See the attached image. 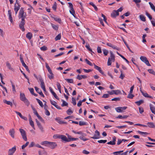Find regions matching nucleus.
Here are the masks:
<instances>
[{
  "label": "nucleus",
  "instance_id": "obj_1",
  "mask_svg": "<svg viewBox=\"0 0 155 155\" xmlns=\"http://www.w3.org/2000/svg\"><path fill=\"white\" fill-rule=\"evenodd\" d=\"M46 67L48 70V71L49 73V74H48V78L50 79H52L54 78V75L53 73L51 70L48 64L47 63H45Z\"/></svg>",
  "mask_w": 155,
  "mask_h": 155
},
{
  "label": "nucleus",
  "instance_id": "obj_2",
  "mask_svg": "<svg viewBox=\"0 0 155 155\" xmlns=\"http://www.w3.org/2000/svg\"><path fill=\"white\" fill-rule=\"evenodd\" d=\"M20 99L21 101H23L27 106L29 105L30 103L28 99L26 98L24 94L20 93Z\"/></svg>",
  "mask_w": 155,
  "mask_h": 155
},
{
  "label": "nucleus",
  "instance_id": "obj_3",
  "mask_svg": "<svg viewBox=\"0 0 155 155\" xmlns=\"http://www.w3.org/2000/svg\"><path fill=\"white\" fill-rule=\"evenodd\" d=\"M26 16V13H25L23 8H21L20 9L18 16V18H21V20H25Z\"/></svg>",
  "mask_w": 155,
  "mask_h": 155
},
{
  "label": "nucleus",
  "instance_id": "obj_4",
  "mask_svg": "<svg viewBox=\"0 0 155 155\" xmlns=\"http://www.w3.org/2000/svg\"><path fill=\"white\" fill-rule=\"evenodd\" d=\"M19 131L23 139L25 141H27V139L26 136V134L25 130L23 129H20Z\"/></svg>",
  "mask_w": 155,
  "mask_h": 155
},
{
  "label": "nucleus",
  "instance_id": "obj_5",
  "mask_svg": "<svg viewBox=\"0 0 155 155\" xmlns=\"http://www.w3.org/2000/svg\"><path fill=\"white\" fill-rule=\"evenodd\" d=\"M140 59L142 61L144 62L148 66H151V65L150 64L149 61L148 60L147 58L146 57L141 56L140 57Z\"/></svg>",
  "mask_w": 155,
  "mask_h": 155
},
{
  "label": "nucleus",
  "instance_id": "obj_6",
  "mask_svg": "<svg viewBox=\"0 0 155 155\" xmlns=\"http://www.w3.org/2000/svg\"><path fill=\"white\" fill-rule=\"evenodd\" d=\"M25 20L22 19L19 24V27L23 31H25V28L24 27V25H25Z\"/></svg>",
  "mask_w": 155,
  "mask_h": 155
},
{
  "label": "nucleus",
  "instance_id": "obj_7",
  "mask_svg": "<svg viewBox=\"0 0 155 155\" xmlns=\"http://www.w3.org/2000/svg\"><path fill=\"white\" fill-rule=\"evenodd\" d=\"M108 93L110 95H113V94H115L116 95H118L119 94H121V91L119 90H112L111 91H108Z\"/></svg>",
  "mask_w": 155,
  "mask_h": 155
},
{
  "label": "nucleus",
  "instance_id": "obj_8",
  "mask_svg": "<svg viewBox=\"0 0 155 155\" xmlns=\"http://www.w3.org/2000/svg\"><path fill=\"white\" fill-rule=\"evenodd\" d=\"M16 150V147L14 146L11 149H9L8 151V154L10 155H13L14 153Z\"/></svg>",
  "mask_w": 155,
  "mask_h": 155
},
{
  "label": "nucleus",
  "instance_id": "obj_9",
  "mask_svg": "<svg viewBox=\"0 0 155 155\" xmlns=\"http://www.w3.org/2000/svg\"><path fill=\"white\" fill-rule=\"evenodd\" d=\"M127 108V107H118L115 108V110L117 112H123V110L126 109Z\"/></svg>",
  "mask_w": 155,
  "mask_h": 155
},
{
  "label": "nucleus",
  "instance_id": "obj_10",
  "mask_svg": "<svg viewBox=\"0 0 155 155\" xmlns=\"http://www.w3.org/2000/svg\"><path fill=\"white\" fill-rule=\"evenodd\" d=\"M57 146V144L56 142H50L48 147L50 148L53 149L55 148Z\"/></svg>",
  "mask_w": 155,
  "mask_h": 155
},
{
  "label": "nucleus",
  "instance_id": "obj_11",
  "mask_svg": "<svg viewBox=\"0 0 155 155\" xmlns=\"http://www.w3.org/2000/svg\"><path fill=\"white\" fill-rule=\"evenodd\" d=\"M95 134L94 135L93 137H91V138L93 139H98L100 138V134L99 132L97 130L95 131Z\"/></svg>",
  "mask_w": 155,
  "mask_h": 155
},
{
  "label": "nucleus",
  "instance_id": "obj_12",
  "mask_svg": "<svg viewBox=\"0 0 155 155\" xmlns=\"http://www.w3.org/2000/svg\"><path fill=\"white\" fill-rule=\"evenodd\" d=\"M14 7V11L15 14L16 15L18 13V11L20 9L21 6L19 4H15Z\"/></svg>",
  "mask_w": 155,
  "mask_h": 155
},
{
  "label": "nucleus",
  "instance_id": "obj_13",
  "mask_svg": "<svg viewBox=\"0 0 155 155\" xmlns=\"http://www.w3.org/2000/svg\"><path fill=\"white\" fill-rule=\"evenodd\" d=\"M15 131L14 128L10 129L9 131V133L11 136L13 138H15Z\"/></svg>",
  "mask_w": 155,
  "mask_h": 155
},
{
  "label": "nucleus",
  "instance_id": "obj_14",
  "mask_svg": "<svg viewBox=\"0 0 155 155\" xmlns=\"http://www.w3.org/2000/svg\"><path fill=\"white\" fill-rule=\"evenodd\" d=\"M119 15V13L117 12L116 10H114L111 14V16L113 18H115L117 16Z\"/></svg>",
  "mask_w": 155,
  "mask_h": 155
},
{
  "label": "nucleus",
  "instance_id": "obj_15",
  "mask_svg": "<svg viewBox=\"0 0 155 155\" xmlns=\"http://www.w3.org/2000/svg\"><path fill=\"white\" fill-rule=\"evenodd\" d=\"M35 88L36 91L42 97H44V96L42 92L41 91L40 89L39 88H38V87H35Z\"/></svg>",
  "mask_w": 155,
  "mask_h": 155
},
{
  "label": "nucleus",
  "instance_id": "obj_16",
  "mask_svg": "<svg viewBox=\"0 0 155 155\" xmlns=\"http://www.w3.org/2000/svg\"><path fill=\"white\" fill-rule=\"evenodd\" d=\"M94 68L97 70H98L102 74H104V73L102 71L100 67L96 65L94 63Z\"/></svg>",
  "mask_w": 155,
  "mask_h": 155
},
{
  "label": "nucleus",
  "instance_id": "obj_17",
  "mask_svg": "<svg viewBox=\"0 0 155 155\" xmlns=\"http://www.w3.org/2000/svg\"><path fill=\"white\" fill-rule=\"evenodd\" d=\"M49 89L50 90V91L52 94L54 96V97L56 99H57L59 100V98L57 96L56 94V93L53 91L51 87H49Z\"/></svg>",
  "mask_w": 155,
  "mask_h": 155
},
{
  "label": "nucleus",
  "instance_id": "obj_18",
  "mask_svg": "<svg viewBox=\"0 0 155 155\" xmlns=\"http://www.w3.org/2000/svg\"><path fill=\"white\" fill-rule=\"evenodd\" d=\"M8 14L9 16V19L10 22L12 23L13 22L12 18V12L10 10H8Z\"/></svg>",
  "mask_w": 155,
  "mask_h": 155
},
{
  "label": "nucleus",
  "instance_id": "obj_19",
  "mask_svg": "<svg viewBox=\"0 0 155 155\" xmlns=\"http://www.w3.org/2000/svg\"><path fill=\"white\" fill-rule=\"evenodd\" d=\"M60 139H61L63 141H64L65 142H68L69 141L68 140V138L66 136L63 135H61Z\"/></svg>",
  "mask_w": 155,
  "mask_h": 155
},
{
  "label": "nucleus",
  "instance_id": "obj_20",
  "mask_svg": "<svg viewBox=\"0 0 155 155\" xmlns=\"http://www.w3.org/2000/svg\"><path fill=\"white\" fill-rule=\"evenodd\" d=\"M140 91L142 93L143 95L145 97L152 98V97L150 96H149L148 94L146 93L143 92L141 90V88H140Z\"/></svg>",
  "mask_w": 155,
  "mask_h": 155
},
{
  "label": "nucleus",
  "instance_id": "obj_21",
  "mask_svg": "<svg viewBox=\"0 0 155 155\" xmlns=\"http://www.w3.org/2000/svg\"><path fill=\"white\" fill-rule=\"evenodd\" d=\"M87 78V76L85 75H78L77 76V79L80 80H81L82 79H85L86 78Z\"/></svg>",
  "mask_w": 155,
  "mask_h": 155
},
{
  "label": "nucleus",
  "instance_id": "obj_22",
  "mask_svg": "<svg viewBox=\"0 0 155 155\" xmlns=\"http://www.w3.org/2000/svg\"><path fill=\"white\" fill-rule=\"evenodd\" d=\"M38 79H39V80L41 82V84H40L41 86L45 84L43 80L41 75H39L38 76Z\"/></svg>",
  "mask_w": 155,
  "mask_h": 155
},
{
  "label": "nucleus",
  "instance_id": "obj_23",
  "mask_svg": "<svg viewBox=\"0 0 155 155\" xmlns=\"http://www.w3.org/2000/svg\"><path fill=\"white\" fill-rule=\"evenodd\" d=\"M38 79H39V80L41 82V84H40L41 86L45 84L43 80L41 75H39L38 76Z\"/></svg>",
  "mask_w": 155,
  "mask_h": 155
},
{
  "label": "nucleus",
  "instance_id": "obj_24",
  "mask_svg": "<svg viewBox=\"0 0 155 155\" xmlns=\"http://www.w3.org/2000/svg\"><path fill=\"white\" fill-rule=\"evenodd\" d=\"M150 109L152 112L155 114V107L153 106L151 104L150 105Z\"/></svg>",
  "mask_w": 155,
  "mask_h": 155
},
{
  "label": "nucleus",
  "instance_id": "obj_25",
  "mask_svg": "<svg viewBox=\"0 0 155 155\" xmlns=\"http://www.w3.org/2000/svg\"><path fill=\"white\" fill-rule=\"evenodd\" d=\"M147 124L149 127L154 128L155 127V125L153 122H148Z\"/></svg>",
  "mask_w": 155,
  "mask_h": 155
},
{
  "label": "nucleus",
  "instance_id": "obj_26",
  "mask_svg": "<svg viewBox=\"0 0 155 155\" xmlns=\"http://www.w3.org/2000/svg\"><path fill=\"white\" fill-rule=\"evenodd\" d=\"M55 120H57L58 122L60 124H66L67 123L64 122L63 121L61 120V119L58 118H56L55 119Z\"/></svg>",
  "mask_w": 155,
  "mask_h": 155
},
{
  "label": "nucleus",
  "instance_id": "obj_27",
  "mask_svg": "<svg viewBox=\"0 0 155 155\" xmlns=\"http://www.w3.org/2000/svg\"><path fill=\"white\" fill-rule=\"evenodd\" d=\"M6 64L7 66L8 67V68H9V69L12 71H14V69L12 68L11 64L8 62V61H7L6 62Z\"/></svg>",
  "mask_w": 155,
  "mask_h": 155
},
{
  "label": "nucleus",
  "instance_id": "obj_28",
  "mask_svg": "<svg viewBox=\"0 0 155 155\" xmlns=\"http://www.w3.org/2000/svg\"><path fill=\"white\" fill-rule=\"evenodd\" d=\"M32 37V34L30 32H28L26 35V37L29 40H30Z\"/></svg>",
  "mask_w": 155,
  "mask_h": 155
},
{
  "label": "nucleus",
  "instance_id": "obj_29",
  "mask_svg": "<svg viewBox=\"0 0 155 155\" xmlns=\"http://www.w3.org/2000/svg\"><path fill=\"white\" fill-rule=\"evenodd\" d=\"M3 102L5 104H7L8 105H10L11 106H12V102L9 101H7L5 100H3Z\"/></svg>",
  "mask_w": 155,
  "mask_h": 155
},
{
  "label": "nucleus",
  "instance_id": "obj_30",
  "mask_svg": "<svg viewBox=\"0 0 155 155\" xmlns=\"http://www.w3.org/2000/svg\"><path fill=\"white\" fill-rule=\"evenodd\" d=\"M128 117V116L127 115L122 116L121 115H119L117 116V118L119 119H125L127 118Z\"/></svg>",
  "mask_w": 155,
  "mask_h": 155
},
{
  "label": "nucleus",
  "instance_id": "obj_31",
  "mask_svg": "<svg viewBox=\"0 0 155 155\" xmlns=\"http://www.w3.org/2000/svg\"><path fill=\"white\" fill-rule=\"evenodd\" d=\"M144 102V101L143 100H140L139 101H137L135 102V103L138 106H139L141 104H143Z\"/></svg>",
  "mask_w": 155,
  "mask_h": 155
},
{
  "label": "nucleus",
  "instance_id": "obj_32",
  "mask_svg": "<svg viewBox=\"0 0 155 155\" xmlns=\"http://www.w3.org/2000/svg\"><path fill=\"white\" fill-rule=\"evenodd\" d=\"M51 25L52 28L55 30H57L58 29V26L57 25H55L52 23L51 24Z\"/></svg>",
  "mask_w": 155,
  "mask_h": 155
},
{
  "label": "nucleus",
  "instance_id": "obj_33",
  "mask_svg": "<svg viewBox=\"0 0 155 155\" xmlns=\"http://www.w3.org/2000/svg\"><path fill=\"white\" fill-rule=\"evenodd\" d=\"M53 18L55 21H57L59 23H61V20L60 18L56 17H53Z\"/></svg>",
  "mask_w": 155,
  "mask_h": 155
},
{
  "label": "nucleus",
  "instance_id": "obj_34",
  "mask_svg": "<svg viewBox=\"0 0 155 155\" xmlns=\"http://www.w3.org/2000/svg\"><path fill=\"white\" fill-rule=\"evenodd\" d=\"M36 99L40 106L41 107H43V104L42 102L39 99L37 98H36Z\"/></svg>",
  "mask_w": 155,
  "mask_h": 155
},
{
  "label": "nucleus",
  "instance_id": "obj_35",
  "mask_svg": "<svg viewBox=\"0 0 155 155\" xmlns=\"http://www.w3.org/2000/svg\"><path fill=\"white\" fill-rule=\"evenodd\" d=\"M65 80L70 83H73L74 80L72 79H65Z\"/></svg>",
  "mask_w": 155,
  "mask_h": 155
},
{
  "label": "nucleus",
  "instance_id": "obj_36",
  "mask_svg": "<svg viewBox=\"0 0 155 155\" xmlns=\"http://www.w3.org/2000/svg\"><path fill=\"white\" fill-rule=\"evenodd\" d=\"M89 4L92 6L94 8V9L95 11H97L98 10L97 7H96V6L92 2H90L89 3Z\"/></svg>",
  "mask_w": 155,
  "mask_h": 155
},
{
  "label": "nucleus",
  "instance_id": "obj_37",
  "mask_svg": "<svg viewBox=\"0 0 155 155\" xmlns=\"http://www.w3.org/2000/svg\"><path fill=\"white\" fill-rule=\"evenodd\" d=\"M50 142L47 141H45L42 142L41 143V144L42 145H45L46 144H48V145H49V143H50Z\"/></svg>",
  "mask_w": 155,
  "mask_h": 155
},
{
  "label": "nucleus",
  "instance_id": "obj_38",
  "mask_svg": "<svg viewBox=\"0 0 155 155\" xmlns=\"http://www.w3.org/2000/svg\"><path fill=\"white\" fill-rule=\"evenodd\" d=\"M140 19L143 21H146L145 17L143 15H140Z\"/></svg>",
  "mask_w": 155,
  "mask_h": 155
},
{
  "label": "nucleus",
  "instance_id": "obj_39",
  "mask_svg": "<svg viewBox=\"0 0 155 155\" xmlns=\"http://www.w3.org/2000/svg\"><path fill=\"white\" fill-rule=\"evenodd\" d=\"M79 125L80 126L87 125V123L84 121H80L79 122Z\"/></svg>",
  "mask_w": 155,
  "mask_h": 155
},
{
  "label": "nucleus",
  "instance_id": "obj_40",
  "mask_svg": "<svg viewBox=\"0 0 155 155\" xmlns=\"http://www.w3.org/2000/svg\"><path fill=\"white\" fill-rule=\"evenodd\" d=\"M68 4L69 5V7L70 8L71 10L72 11H74V9L73 7V5L72 4L71 2H68Z\"/></svg>",
  "mask_w": 155,
  "mask_h": 155
},
{
  "label": "nucleus",
  "instance_id": "obj_41",
  "mask_svg": "<svg viewBox=\"0 0 155 155\" xmlns=\"http://www.w3.org/2000/svg\"><path fill=\"white\" fill-rule=\"evenodd\" d=\"M61 34H59L55 38V40L57 41L58 40H60L61 38Z\"/></svg>",
  "mask_w": 155,
  "mask_h": 155
},
{
  "label": "nucleus",
  "instance_id": "obj_42",
  "mask_svg": "<svg viewBox=\"0 0 155 155\" xmlns=\"http://www.w3.org/2000/svg\"><path fill=\"white\" fill-rule=\"evenodd\" d=\"M29 120V123L30 125L35 129V128L33 121L32 120Z\"/></svg>",
  "mask_w": 155,
  "mask_h": 155
},
{
  "label": "nucleus",
  "instance_id": "obj_43",
  "mask_svg": "<svg viewBox=\"0 0 155 155\" xmlns=\"http://www.w3.org/2000/svg\"><path fill=\"white\" fill-rule=\"evenodd\" d=\"M123 152V150L114 152L113 154L115 155H120V153Z\"/></svg>",
  "mask_w": 155,
  "mask_h": 155
},
{
  "label": "nucleus",
  "instance_id": "obj_44",
  "mask_svg": "<svg viewBox=\"0 0 155 155\" xmlns=\"http://www.w3.org/2000/svg\"><path fill=\"white\" fill-rule=\"evenodd\" d=\"M79 138L81 140H83L84 141H86L88 140V139L86 138H85V137L83 135L79 137Z\"/></svg>",
  "mask_w": 155,
  "mask_h": 155
},
{
  "label": "nucleus",
  "instance_id": "obj_45",
  "mask_svg": "<svg viewBox=\"0 0 155 155\" xmlns=\"http://www.w3.org/2000/svg\"><path fill=\"white\" fill-rule=\"evenodd\" d=\"M20 59L23 66L24 67L25 66H26V64L24 62L23 58H22L20 57Z\"/></svg>",
  "mask_w": 155,
  "mask_h": 155
},
{
  "label": "nucleus",
  "instance_id": "obj_46",
  "mask_svg": "<svg viewBox=\"0 0 155 155\" xmlns=\"http://www.w3.org/2000/svg\"><path fill=\"white\" fill-rule=\"evenodd\" d=\"M85 61L87 63L91 66H93V64L90 62L87 59H85Z\"/></svg>",
  "mask_w": 155,
  "mask_h": 155
},
{
  "label": "nucleus",
  "instance_id": "obj_47",
  "mask_svg": "<svg viewBox=\"0 0 155 155\" xmlns=\"http://www.w3.org/2000/svg\"><path fill=\"white\" fill-rule=\"evenodd\" d=\"M148 71L149 73L155 75V72L152 69H149L148 70Z\"/></svg>",
  "mask_w": 155,
  "mask_h": 155
},
{
  "label": "nucleus",
  "instance_id": "obj_48",
  "mask_svg": "<svg viewBox=\"0 0 155 155\" xmlns=\"http://www.w3.org/2000/svg\"><path fill=\"white\" fill-rule=\"evenodd\" d=\"M123 41H124L125 44L126 45V46L127 48L129 49V50L130 51V52H132V53H133V52L131 50V49L130 48V47L128 46V44H127V43L125 41H124V40H123Z\"/></svg>",
  "mask_w": 155,
  "mask_h": 155
},
{
  "label": "nucleus",
  "instance_id": "obj_49",
  "mask_svg": "<svg viewBox=\"0 0 155 155\" xmlns=\"http://www.w3.org/2000/svg\"><path fill=\"white\" fill-rule=\"evenodd\" d=\"M103 53L104 54V55L105 56H106L107 55L108 53V51L107 50L105 49H103Z\"/></svg>",
  "mask_w": 155,
  "mask_h": 155
},
{
  "label": "nucleus",
  "instance_id": "obj_50",
  "mask_svg": "<svg viewBox=\"0 0 155 155\" xmlns=\"http://www.w3.org/2000/svg\"><path fill=\"white\" fill-rule=\"evenodd\" d=\"M57 5H56V2H55L54 3V4H53V6H52V8H53V9L54 11H56V8H57Z\"/></svg>",
  "mask_w": 155,
  "mask_h": 155
},
{
  "label": "nucleus",
  "instance_id": "obj_51",
  "mask_svg": "<svg viewBox=\"0 0 155 155\" xmlns=\"http://www.w3.org/2000/svg\"><path fill=\"white\" fill-rule=\"evenodd\" d=\"M132 93H130L129 94H128L127 97L129 98L132 99L134 96L133 94H131Z\"/></svg>",
  "mask_w": 155,
  "mask_h": 155
},
{
  "label": "nucleus",
  "instance_id": "obj_52",
  "mask_svg": "<svg viewBox=\"0 0 155 155\" xmlns=\"http://www.w3.org/2000/svg\"><path fill=\"white\" fill-rule=\"evenodd\" d=\"M137 132L139 134H141V135H143V134L147 135V134H148V133L147 132H143L140 131L139 130Z\"/></svg>",
  "mask_w": 155,
  "mask_h": 155
},
{
  "label": "nucleus",
  "instance_id": "obj_53",
  "mask_svg": "<svg viewBox=\"0 0 155 155\" xmlns=\"http://www.w3.org/2000/svg\"><path fill=\"white\" fill-rule=\"evenodd\" d=\"M40 49L42 51H46L47 50V48L45 46H43L40 48Z\"/></svg>",
  "mask_w": 155,
  "mask_h": 155
},
{
  "label": "nucleus",
  "instance_id": "obj_54",
  "mask_svg": "<svg viewBox=\"0 0 155 155\" xmlns=\"http://www.w3.org/2000/svg\"><path fill=\"white\" fill-rule=\"evenodd\" d=\"M97 52L99 53H101L102 52L101 48L100 46H98L97 48Z\"/></svg>",
  "mask_w": 155,
  "mask_h": 155
},
{
  "label": "nucleus",
  "instance_id": "obj_55",
  "mask_svg": "<svg viewBox=\"0 0 155 155\" xmlns=\"http://www.w3.org/2000/svg\"><path fill=\"white\" fill-rule=\"evenodd\" d=\"M28 144H29L28 142H26L25 144H24L22 146V147H21L22 149H23L24 148H25V147H26L28 145Z\"/></svg>",
  "mask_w": 155,
  "mask_h": 155
},
{
  "label": "nucleus",
  "instance_id": "obj_56",
  "mask_svg": "<svg viewBox=\"0 0 155 155\" xmlns=\"http://www.w3.org/2000/svg\"><path fill=\"white\" fill-rule=\"evenodd\" d=\"M120 99V97H115L111 99L112 101H119Z\"/></svg>",
  "mask_w": 155,
  "mask_h": 155
},
{
  "label": "nucleus",
  "instance_id": "obj_57",
  "mask_svg": "<svg viewBox=\"0 0 155 155\" xmlns=\"http://www.w3.org/2000/svg\"><path fill=\"white\" fill-rule=\"evenodd\" d=\"M62 101H63V104L61 105V106L63 107L64 106H67L68 105V104L65 102L64 100H62Z\"/></svg>",
  "mask_w": 155,
  "mask_h": 155
},
{
  "label": "nucleus",
  "instance_id": "obj_58",
  "mask_svg": "<svg viewBox=\"0 0 155 155\" xmlns=\"http://www.w3.org/2000/svg\"><path fill=\"white\" fill-rule=\"evenodd\" d=\"M147 36V35L146 34H144L142 36V38H143V43H145L146 42V40L145 39V37Z\"/></svg>",
  "mask_w": 155,
  "mask_h": 155
},
{
  "label": "nucleus",
  "instance_id": "obj_59",
  "mask_svg": "<svg viewBox=\"0 0 155 155\" xmlns=\"http://www.w3.org/2000/svg\"><path fill=\"white\" fill-rule=\"evenodd\" d=\"M146 15L149 18L150 20L152 19V17L151 16L149 13L147 12H146Z\"/></svg>",
  "mask_w": 155,
  "mask_h": 155
},
{
  "label": "nucleus",
  "instance_id": "obj_60",
  "mask_svg": "<svg viewBox=\"0 0 155 155\" xmlns=\"http://www.w3.org/2000/svg\"><path fill=\"white\" fill-rule=\"evenodd\" d=\"M110 59H112L113 58H115L114 55L113 54V52L112 51H110Z\"/></svg>",
  "mask_w": 155,
  "mask_h": 155
},
{
  "label": "nucleus",
  "instance_id": "obj_61",
  "mask_svg": "<svg viewBox=\"0 0 155 155\" xmlns=\"http://www.w3.org/2000/svg\"><path fill=\"white\" fill-rule=\"evenodd\" d=\"M67 113L68 115H70L71 114L73 113V111L71 110V109L69 108L67 110Z\"/></svg>",
  "mask_w": 155,
  "mask_h": 155
},
{
  "label": "nucleus",
  "instance_id": "obj_62",
  "mask_svg": "<svg viewBox=\"0 0 155 155\" xmlns=\"http://www.w3.org/2000/svg\"><path fill=\"white\" fill-rule=\"evenodd\" d=\"M61 135H55L53 136V138L55 139L59 138L60 139Z\"/></svg>",
  "mask_w": 155,
  "mask_h": 155
},
{
  "label": "nucleus",
  "instance_id": "obj_63",
  "mask_svg": "<svg viewBox=\"0 0 155 155\" xmlns=\"http://www.w3.org/2000/svg\"><path fill=\"white\" fill-rule=\"evenodd\" d=\"M72 103L74 105H75L76 104V101L74 97L72 98Z\"/></svg>",
  "mask_w": 155,
  "mask_h": 155
},
{
  "label": "nucleus",
  "instance_id": "obj_64",
  "mask_svg": "<svg viewBox=\"0 0 155 155\" xmlns=\"http://www.w3.org/2000/svg\"><path fill=\"white\" fill-rule=\"evenodd\" d=\"M107 140H98L97 141V142L100 143H106L107 142Z\"/></svg>",
  "mask_w": 155,
  "mask_h": 155
}]
</instances>
